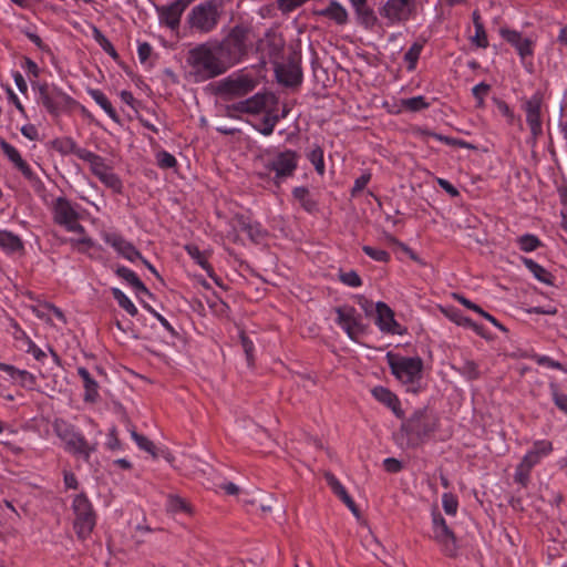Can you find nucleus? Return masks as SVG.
I'll return each instance as SVG.
<instances>
[{
    "label": "nucleus",
    "instance_id": "obj_1",
    "mask_svg": "<svg viewBox=\"0 0 567 567\" xmlns=\"http://www.w3.org/2000/svg\"><path fill=\"white\" fill-rule=\"evenodd\" d=\"M186 62L195 82H204L225 73L228 68L215 44H199L188 51Z\"/></svg>",
    "mask_w": 567,
    "mask_h": 567
},
{
    "label": "nucleus",
    "instance_id": "obj_2",
    "mask_svg": "<svg viewBox=\"0 0 567 567\" xmlns=\"http://www.w3.org/2000/svg\"><path fill=\"white\" fill-rule=\"evenodd\" d=\"M251 33L244 27H235L227 37L215 44L223 61L229 69L241 61L251 45Z\"/></svg>",
    "mask_w": 567,
    "mask_h": 567
},
{
    "label": "nucleus",
    "instance_id": "obj_3",
    "mask_svg": "<svg viewBox=\"0 0 567 567\" xmlns=\"http://www.w3.org/2000/svg\"><path fill=\"white\" fill-rule=\"evenodd\" d=\"M68 143L70 144V153L86 162L90 165L91 173L96 176L102 184L115 193H121L123 187L122 182L118 176L113 173L112 167L107 165L105 158L86 148L78 146L75 142Z\"/></svg>",
    "mask_w": 567,
    "mask_h": 567
},
{
    "label": "nucleus",
    "instance_id": "obj_4",
    "mask_svg": "<svg viewBox=\"0 0 567 567\" xmlns=\"http://www.w3.org/2000/svg\"><path fill=\"white\" fill-rule=\"evenodd\" d=\"M386 361L392 374L404 384H414L422 378L423 361L420 357H403L386 353Z\"/></svg>",
    "mask_w": 567,
    "mask_h": 567
},
{
    "label": "nucleus",
    "instance_id": "obj_5",
    "mask_svg": "<svg viewBox=\"0 0 567 567\" xmlns=\"http://www.w3.org/2000/svg\"><path fill=\"white\" fill-rule=\"evenodd\" d=\"M74 514L73 528L79 539L85 540L96 525V513L84 494H79L72 503Z\"/></svg>",
    "mask_w": 567,
    "mask_h": 567
},
{
    "label": "nucleus",
    "instance_id": "obj_6",
    "mask_svg": "<svg viewBox=\"0 0 567 567\" xmlns=\"http://www.w3.org/2000/svg\"><path fill=\"white\" fill-rule=\"evenodd\" d=\"M55 434L65 443V450L89 460L94 445H90L84 436L75 427L62 419H56L53 423Z\"/></svg>",
    "mask_w": 567,
    "mask_h": 567
},
{
    "label": "nucleus",
    "instance_id": "obj_7",
    "mask_svg": "<svg viewBox=\"0 0 567 567\" xmlns=\"http://www.w3.org/2000/svg\"><path fill=\"white\" fill-rule=\"evenodd\" d=\"M52 215L54 223L64 227L68 231L85 234L84 227L79 223L81 218L79 206L72 204L65 197H58L53 202Z\"/></svg>",
    "mask_w": 567,
    "mask_h": 567
},
{
    "label": "nucleus",
    "instance_id": "obj_8",
    "mask_svg": "<svg viewBox=\"0 0 567 567\" xmlns=\"http://www.w3.org/2000/svg\"><path fill=\"white\" fill-rule=\"evenodd\" d=\"M219 19L218 6L215 1L209 0L195 6L187 18L192 29L208 33L217 25Z\"/></svg>",
    "mask_w": 567,
    "mask_h": 567
},
{
    "label": "nucleus",
    "instance_id": "obj_9",
    "mask_svg": "<svg viewBox=\"0 0 567 567\" xmlns=\"http://www.w3.org/2000/svg\"><path fill=\"white\" fill-rule=\"evenodd\" d=\"M415 0H388L380 9V16L394 25L409 21L415 13Z\"/></svg>",
    "mask_w": 567,
    "mask_h": 567
},
{
    "label": "nucleus",
    "instance_id": "obj_10",
    "mask_svg": "<svg viewBox=\"0 0 567 567\" xmlns=\"http://www.w3.org/2000/svg\"><path fill=\"white\" fill-rule=\"evenodd\" d=\"M401 430L405 432L409 445H417L432 431L426 410L419 409L414 411L411 417L402 424Z\"/></svg>",
    "mask_w": 567,
    "mask_h": 567
},
{
    "label": "nucleus",
    "instance_id": "obj_11",
    "mask_svg": "<svg viewBox=\"0 0 567 567\" xmlns=\"http://www.w3.org/2000/svg\"><path fill=\"white\" fill-rule=\"evenodd\" d=\"M334 311L337 315L336 322L351 340H357L364 332L361 316L353 307L344 305L336 308Z\"/></svg>",
    "mask_w": 567,
    "mask_h": 567
},
{
    "label": "nucleus",
    "instance_id": "obj_12",
    "mask_svg": "<svg viewBox=\"0 0 567 567\" xmlns=\"http://www.w3.org/2000/svg\"><path fill=\"white\" fill-rule=\"evenodd\" d=\"M433 538L441 546L445 555L450 557L456 555L457 544L455 535L440 513H433Z\"/></svg>",
    "mask_w": 567,
    "mask_h": 567
},
{
    "label": "nucleus",
    "instance_id": "obj_13",
    "mask_svg": "<svg viewBox=\"0 0 567 567\" xmlns=\"http://www.w3.org/2000/svg\"><path fill=\"white\" fill-rule=\"evenodd\" d=\"M255 86L256 82L250 76H229L220 82L219 92L228 97H238L248 94Z\"/></svg>",
    "mask_w": 567,
    "mask_h": 567
},
{
    "label": "nucleus",
    "instance_id": "obj_14",
    "mask_svg": "<svg viewBox=\"0 0 567 567\" xmlns=\"http://www.w3.org/2000/svg\"><path fill=\"white\" fill-rule=\"evenodd\" d=\"M296 167L297 154L289 150L279 153L266 165L267 169L275 172L276 182H279L281 178L292 175Z\"/></svg>",
    "mask_w": 567,
    "mask_h": 567
},
{
    "label": "nucleus",
    "instance_id": "obj_15",
    "mask_svg": "<svg viewBox=\"0 0 567 567\" xmlns=\"http://www.w3.org/2000/svg\"><path fill=\"white\" fill-rule=\"evenodd\" d=\"M0 147L14 167L21 172L24 178H27L33 186H39L41 184L40 179L32 172L28 163L22 158L20 152L14 146L1 138Z\"/></svg>",
    "mask_w": 567,
    "mask_h": 567
},
{
    "label": "nucleus",
    "instance_id": "obj_16",
    "mask_svg": "<svg viewBox=\"0 0 567 567\" xmlns=\"http://www.w3.org/2000/svg\"><path fill=\"white\" fill-rule=\"evenodd\" d=\"M375 312V324L382 332L402 334L401 326L394 319V312L386 303L382 301L377 302Z\"/></svg>",
    "mask_w": 567,
    "mask_h": 567
},
{
    "label": "nucleus",
    "instance_id": "obj_17",
    "mask_svg": "<svg viewBox=\"0 0 567 567\" xmlns=\"http://www.w3.org/2000/svg\"><path fill=\"white\" fill-rule=\"evenodd\" d=\"M501 34L517 50L523 63H525L527 58L533 56L534 41L532 39L523 38L519 32L507 29H502Z\"/></svg>",
    "mask_w": 567,
    "mask_h": 567
},
{
    "label": "nucleus",
    "instance_id": "obj_18",
    "mask_svg": "<svg viewBox=\"0 0 567 567\" xmlns=\"http://www.w3.org/2000/svg\"><path fill=\"white\" fill-rule=\"evenodd\" d=\"M103 239L106 244L112 246L117 254L130 261H135L136 259L142 258L140 251L133 246V244L124 239L118 234L105 233L103 234Z\"/></svg>",
    "mask_w": 567,
    "mask_h": 567
},
{
    "label": "nucleus",
    "instance_id": "obj_19",
    "mask_svg": "<svg viewBox=\"0 0 567 567\" xmlns=\"http://www.w3.org/2000/svg\"><path fill=\"white\" fill-rule=\"evenodd\" d=\"M277 102V97L272 93H256L254 96L245 100L247 114H267L269 110L276 109Z\"/></svg>",
    "mask_w": 567,
    "mask_h": 567
},
{
    "label": "nucleus",
    "instance_id": "obj_20",
    "mask_svg": "<svg viewBox=\"0 0 567 567\" xmlns=\"http://www.w3.org/2000/svg\"><path fill=\"white\" fill-rule=\"evenodd\" d=\"M188 3V0H176L169 6L158 9L161 22L173 30L176 29Z\"/></svg>",
    "mask_w": 567,
    "mask_h": 567
},
{
    "label": "nucleus",
    "instance_id": "obj_21",
    "mask_svg": "<svg viewBox=\"0 0 567 567\" xmlns=\"http://www.w3.org/2000/svg\"><path fill=\"white\" fill-rule=\"evenodd\" d=\"M275 71L277 80L286 86H295L301 83L302 72L295 62L277 64Z\"/></svg>",
    "mask_w": 567,
    "mask_h": 567
},
{
    "label": "nucleus",
    "instance_id": "obj_22",
    "mask_svg": "<svg viewBox=\"0 0 567 567\" xmlns=\"http://www.w3.org/2000/svg\"><path fill=\"white\" fill-rule=\"evenodd\" d=\"M540 107L542 101L537 95L532 96L524 104L526 121L534 136H537L542 133Z\"/></svg>",
    "mask_w": 567,
    "mask_h": 567
},
{
    "label": "nucleus",
    "instance_id": "obj_23",
    "mask_svg": "<svg viewBox=\"0 0 567 567\" xmlns=\"http://www.w3.org/2000/svg\"><path fill=\"white\" fill-rule=\"evenodd\" d=\"M64 100V95L60 92L50 90L48 85H41L39 87V102L50 112L51 114H58Z\"/></svg>",
    "mask_w": 567,
    "mask_h": 567
},
{
    "label": "nucleus",
    "instance_id": "obj_24",
    "mask_svg": "<svg viewBox=\"0 0 567 567\" xmlns=\"http://www.w3.org/2000/svg\"><path fill=\"white\" fill-rule=\"evenodd\" d=\"M315 14L328 18L340 25L348 22V12L346 8L336 0H331L324 8L315 10Z\"/></svg>",
    "mask_w": 567,
    "mask_h": 567
},
{
    "label": "nucleus",
    "instance_id": "obj_25",
    "mask_svg": "<svg viewBox=\"0 0 567 567\" xmlns=\"http://www.w3.org/2000/svg\"><path fill=\"white\" fill-rule=\"evenodd\" d=\"M371 392L375 400L391 409L398 417H403V411L401 409L400 401L398 396L389 389L383 386H375Z\"/></svg>",
    "mask_w": 567,
    "mask_h": 567
},
{
    "label": "nucleus",
    "instance_id": "obj_26",
    "mask_svg": "<svg viewBox=\"0 0 567 567\" xmlns=\"http://www.w3.org/2000/svg\"><path fill=\"white\" fill-rule=\"evenodd\" d=\"M553 451L551 442L542 440L534 443L533 449L523 457V462L534 467L539 461Z\"/></svg>",
    "mask_w": 567,
    "mask_h": 567
},
{
    "label": "nucleus",
    "instance_id": "obj_27",
    "mask_svg": "<svg viewBox=\"0 0 567 567\" xmlns=\"http://www.w3.org/2000/svg\"><path fill=\"white\" fill-rule=\"evenodd\" d=\"M115 274L125 280L134 290L137 297H141V295H147L152 296L150 290L146 288V286L140 280V278L136 276L134 271L131 269L122 266L117 267L115 270Z\"/></svg>",
    "mask_w": 567,
    "mask_h": 567
},
{
    "label": "nucleus",
    "instance_id": "obj_28",
    "mask_svg": "<svg viewBox=\"0 0 567 567\" xmlns=\"http://www.w3.org/2000/svg\"><path fill=\"white\" fill-rule=\"evenodd\" d=\"M78 374L82 379L83 386H84V401L85 402H95L99 398V384L97 382L92 378L90 372L83 368H78Z\"/></svg>",
    "mask_w": 567,
    "mask_h": 567
},
{
    "label": "nucleus",
    "instance_id": "obj_29",
    "mask_svg": "<svg viewBox=\"0 0 567 567\" xmlns=\"http://www.w3.org/2000/svg\"><path fill=\"white\" fill-rule=\"evenodd\" d=\"M523 264L534 275V277L543 284L554 285L553 275L543 266L529 258H523Z\"/></svg>",
    "mask_w": 567,
    "mask_h": 567
},
{
    "label": "nucleus",
    "instance_id": "obj_30",
    "mask_svg": "<svg viewBox=\"0 0 567 567\" xmlns=\"http://www.w3.org/2000/svg\"><path fill=\"white\" fill-rule=\"evenodd\" d=\"M239 230L245 231L252 241H259L264 237V230L258 223H250L244 217L237 219Z\"/></svg>",
    "mask_w": 567,
    "mask_h": 567
},
{
    "label": "nucleus",
    "instance_id": "obj_31",
    "mask_svg": "<svg viewBox=\"0 0 567 567\" xmlns=\"http://www.w3.org/2000/svg\"><path fill=\"white\" fill-rule=\"evenodd\" d=\"M0 248L7 252H14L22 248V241L17 235L0 230Z\"/></svg>",
    "mask_w": 567,
    "mask_h": 567
},
{
    "label": "nucleus",
    "instance_id": "obj_32",
    "mask_svg": "<svg viewBox=\"0 0 567 567\" xmlns=\"http://www.w3.org/2000/svg\"><path fill=\"white\" fill-rule=\"evenodd\" d=\"M279 120H280V117L278 114H276V109L269 110L268 113L265 114L261 124L259 126H255V127L262 135L269 136L272 134L274 128Z\"/></svg>",
    "mask_w": 567,
    "mask_h": 567
},
{
    "label": "nucleus",
    "instance_id": "obj_33",
    "mask_svg": "<svg viewBox=\"0 0 567 567\" xmlns=\"http://www.w3.org/2000/svg\"><path fill=\"white\" fill-rule=\"evenodd\" d=\"M111 292L113 298L117 301L118 306L123 308L128 315H137V308L121 289L112 288Z\"/></svg>",
    "mask_w": 567,
    "mask_h": 567
},
{
    "label": "nucleus",
    "instance_id": "obj_34",
    "mask_svg": "<svg viewBox=\"0 0 567 567\" xmlns=\"http://www.w3.org/2000/svg\"><path fill=\"white\" fill-rule=\"evenodd\" d=\"M89 93L96 104H99L111 118H116V111L103 92L100 90H91Z\"/></svg>",
    "mask_w": 567,
    "mask_h": 567
},
{
    "label": "nucleus",
    "instance_id": "obj_35",
    "mask_svg": "<svg viewBox=\"0 0 567 567\" xmlns=\"http://www.w3.org/2000/svg\"><path fill=\"white\" fill-rule=\"evenodd\" d=\"M353 9L361 24H363L367 28H371L374 25L377 18L374 16L373 10L370 9L367 3L361 4L360 7H355Z\"/></svg>",
    "mask_w": 567,
    "mask_h": 567
},
{
    "label": "nucleus",
    "instance_id": "obj_36",
    "mask_svg": "<svg viewBox=\"0 0 567 567\" xmlns=\"http://www.w3.org/2000/svg\"><path fill=\"white\" fill-rule=\"evenodd\" d=\"M517 244L520 250L530 252L540 247L542 243L535 235L525 234L517 238Z\"/></svg>",
    "mask_w": 567,
    "mask_h": 567
},
{
    "label": "nucleus",
    "instance_id": "obj_37",
    "mask_svg": "<svg viewBox=\"0 0 567 567\" xmlns=\"http://www.w3.org/2000/svg\"><path fill=\"white\" fill-rule=\"evenodd\" d=\"M131 436L141 450L150 453L154 458L157 457L156 447L151 440L142 434H138L135 430L131 431Z\"/></svg>",
    "mask_w": 567,
    "mask_h": 567
},
{
    "label": "nucleus",
    "instance_id": "obj_38",
    "mask_svg": "<svg viewBox=\"0 0 567 567\" xmlns=\"http://www.w3.org/2000/svg\"><path fill=\"white\" fill-rule=\"evenodd\" d=\"M275 498L270 494H259L257 497H254L251 499H244L245 504H252L258 505V507L264 513H269L272 511V503Z\"/></svg>",
    "mask_w": 567,
    "mask_h": 567
},
{
    "label": "nucleus",
    "instance_id": "obj_39",
    "mask_svg": "<svg viewBox=\"0 0 567 567\" xmlns=\"http://www.w3.org/2000/svg\"><path fill=\"white\" fill-rule=\"evenodd\" d=\"M424 41L423 42H415L411 45V48L406 51L404 54V60L409 63L408 69L410 71L415 69L416 62L420 58L421 51L423 49Z\"/></svg>",
    "mask_w": 567,
    "mask_h": 567
},
{
    "label": "nucleus",
    "instance_id": "obj_40",
    "mask_svg": "<svg viewBox=\"0 0 567 567\" xmlns=\"http://www.w3.org/2000/svg\"><path fill=\"white\" fill-rule=\"evenodd\" d=\"M550 393L555 405L567 414V394L559 392L558 385L554 382L549 384Z\"/></svg>",
    "mask_w": 567,
    "mask_h": 567
},
{
    "label": "nucleus",
    "instance_id": "obj_41",
    "mask_svg": "<svg viewBox=\"0 0 567 567\" xmlns=\"http://www.w3.org/2000/svg\"><path fill=\"white\" fill-rule=\"evenodd\" d=\"M186 251L188 255L203 268L206 270L210 269V266L207 261V258L203 251L199 250V248L195 245H187L185 246Z\"/></svg>",
    "mask_w": 567,
    "mask_h": 567
},
{
    "label": "nucleus",
    "instance_id": "obj_42",
    "mask_svg": "<svg viewBox=\"0 0 567 567\" xmlns=\"http://www.w3.org/2000/svg\"><path fill=\"white\" fill-rule=\"evenodd\" d=\"M532 468V466L522 461L516 467V472L514 475L515 482L524 487L527 486Z\"/></svg>",
    "mask_w": 567,
    "mask_h": 567
},
{
    "label": "nucleus",
    "instance_id": "obj_43",
    "mask_svg": "<svg viewBox=\"0 0 567 567\" xmlns=\"http://www.w3.org/2000/svg\"><path fill=\"white\" fill-rule=\"evenodd\" d=\"M167 508L172 513H190V507L187 502L178 496H169Z\"/></svg>",
    "mask_w": 567,
    "mask_h": 567
},
{
    "label": "nucleus",
    "instance_id": "obj_44",
    "mask_svg": "<svg viewBox=\"0 0 567 567\" xmlns=\"http://www.w3.org/2000/svg\"><path fill=\"white\" fill-rule=\"evenodd\" d=\"M308 157L316 171L322 175L324 173L323 151L319 146H316L310 151Z\"/></svg>",
    "mask_w": 567,
    "mask_h": 567
},
{
    "label": "nucleus",
    "instance_id": "obj_45",
    "mask_svg": "<svg viewBox=\"0 0 567 567\" xmlns=\"http://www.w3.org/2000/svg\"><path fill=\"white\" fill-rule=\"evenodd\" d=\"M442 505L447 515H455L457 512L458 502L453 494L445 493L442 496Z\"/></svg>",
    "mask_w": 567,
    "mask_h": 567
},
{
    "label": "nucleus",
    "instance_id": "obj_46",
    "mask_svg": "<svg viewBox=\"0 0 567 567\" xmlns=\"http://www.w3.org/2000/svg\"><path fill=\"white\" fill-rule=\"evenodd\" d=\"M93 34L99 44L103 48L105 52H107L112 56H117L116 51L113 44L106 39V37L97 29H93Z\"/></svg>",
    "mask_w": 567,
    "mask_h": 567
},
{
    "label": "nucleus",
    "instance_id": "obj_47",
    "mask_svg": "<svg viewBox=\"0 0 567 567\" xmlns=\"http://www.w3.org/2000/svg\"><path fill=\"white\" fill-rule=\"evenodd\" d=\"M362 250L365 255L377 261L386 262L390 259L389 252L383 249L373 248L371 246H363Z\"/></svg>",
    "mask_w": 567,
    "mask_h": 567
},
{
    "label": "nucleus",
    "instance_id": "obj_48",
    "mask_svg": "<svg viewBox=\"0 0 567 567\" xmlns=\"http://www.w3.org/2000/svg\"><path fill=\"white\" fill-rule=\"evenodd\" d=\"M533 359L536 361L539 365H545L547 368L551 369H558L567 373V367H564L560 362L553 360L551 358L547 355H538L535 354Z\"/></svg>",
    "mask_w": 567,
    "mask_h": 567
},
{
    "label": "nucleus",
    "instance_id": "obj_49",
    "mask_svg": "<svg viewBox=\"0 0 567 567\" xmlns=\"http://www.w3.org/2000/svg\"><path fill=\"white\" fill-rule=\"evenodd\" d=\"M403 105L410 111H421L429 107V103L423 96H414L403 101Z\"/></svg>",
    "mask_w": 567,
    "mask_h": 567
},
{
    "label": "nucleus",
    "instance_id": "obj_50",
    "mask_svg": "<svg viewBox=\"0 0 567 567\" xmlns=\"http://www.w3.org/2000/svg\"><path fill=\"white\" fill-rule=\"evenodd\" d=\"M157 164L162 168H173L176 166V158L166 151L158 152L156 155Z\"/></svg>",
    "mask_w": 567,
    "mask_h": 567
},
{
    "label": "nucleus",
    "instance_id": "obj_51",
    "mask_svg": "<svg viewBox=\"0 0 567 567\" xmlns=\"http://www.w3.org/2000/svg\"><path fill=\"white\" fill-rule=\"evenodd\" d=\"M14 381L23 388L32 389L35 385V377L27 370H20Z\"/></svg>",
    "mask_w": 567,
    "mask_h": 567
},
{
    "label": "nucleus",
    "instance_id": "obj_52",
    "mask_svg": "<svg viewBox=\"0 0 567 567\" xmlns=\"http://www.w3.org/2000/svg\"><path fill=\"white\" fill-rule=\"evenodd\" d=\"M334 494L342 499V502L348 506V508L352 512L353 515L359 517V509L353 499L351 498V496L347 493L344 487L337 491Z\"/></svg>",
    "mask_w": 567,
    "mask_h": 567
},
{
    "label": "nucleus",
    "instance_id": "obj_53",
    "mask_svg": "<svg viewBox=\"0 0 567 567\" xmlns=\"http://www.w3.org/2000/svg\"><path fill=\"white\" fill-rule=\"evenodd\" d=\"M340 280L349 287H359L362 281L355 271H348L340 274Z\"/></svg>",
    "mask_w": 567,
    "mask_h": 567
},
{
    "label": "nucleus",
    "instance_id": "obj_54",
    "mask_svg": "<svg viewBox=\"0 0 567 567\" xmlns=\"http://www.w3.org/2000/svg\"><path fill=\"white\" fill-rule=\"evenodd\" d=\"M370 179H371V173L364 172L360 177H358L354 181V185L352 187L351 195L355 196L358 193H360L368 185Z\"/></svg>",
    "mask_w": 567,
    "mask_h": 567
},
{
    "label": "nucleus",
    "instance_id": "obj_55",
    "mask_svg": "<svg viewBox=\"0 0 567 567\" xmlns=\"http://www.w3.org/2000/svg\"><path fill=\"white\" fill-rule=\"evenodd\" d=\"M27 352L31 353L37 361H42L47 354L29 337H25Z\"/></svg>",
    "mask_w": 567,
    "mask_h": 567
},
{
    "label": "nucleus",
    "instance_id": "obj_56",
    "mask_svg": "<svg viewBox=\"0 0 567 567\" xmlns=\"http://www.w3.org/2000/svg\"><path fill=\"white\" fill-rule=\"evenodd\" d=\"M489 91V85L485 83H480L475 85L472 90L474 97L477 100V105L482 106L484 102V97L487 95Z\"/></svg>",
    "mask_w": 567,
    "mask_h": 567
},
{
    "label": "nucleus",
    "instance_id": "obj_57",
    "mask_svg": "<svg viewBox=\"0 0 567 567\" xmlns=\"http://www.w3.org/2000/svg\"><path fill=\"white\" fill-rule=\"evenodd\" d=\"M473 42L480 48H486L488 45L484 25H477V28H475V35L473 37Z\"/></svg>",
    "mask_w": 567,
    "mask_h": 567
},
{
    "label": "nucleus",
    "instance_id": "obj_58",
    "mask_svg": "<svg viewBox=\"0 0 567 567\" xmlns=\"http://www.w3.org/2000/svg\"><path fill=\"white\" fill-rule=\"evenodd\" d=\"M462 372L467 375L470 379L478 378V369L474 361L466 360L463 363Z\"/></svg>",
    "mask_w": 567,
    "mask_h": 567
},
{
    "label": "nucleus",
    "instance_id": "obj_59",
    "mask_svg": "<svg viewBox=\"0 0 567 567\" xmlns=\"http://www.w3.org/2000/svg\"><path fill=\"white\" fill-rule=\"evenodd\" d=\"M269 41H271L269 56L276 59L284 48V41L282 39L276 37L270 38Z\"/></svg>",
    "mask_w": 567,
    "mask_h": 567
},
{
    "label": "nucleus",
    "instance_id": "obj_60",
    "mask_svg": "<svg viewBox=\"0 0 567 567\" xmlns=\"http://www.w3.org/2000/svg\"><path fill=\"white\" fill-rule=\"evenodd\" d=\"M137 54L142 63L146 62L152 54V47L146 42L140 43Z\"/></svg>",
    "mask_w": 567,
    "mask_h": 567
},
{
    "label": "nucleus",
    "instance_id": "obj_61",
    "mask_svg": "<svg viewBox=\"0 0 567 567\" xmlns=\"http://www.w3.org/2000/svg\"><path fill=\"white\" fill-rule=\"evenodd\" d=\"M21 133L24 137L30 141H37L39 138L38 130L34 125L28 124L21 127Z\"/></svg>",
    "mask_w": 567,
    "mask_h": 567
},
{
    "label": "nucleus",
    "instance_id": "obj_62",
    "mask_svg": "<svg viewBox=\"0 0 567 567\" xmlns=\"http://www.w3.org/2000/svg\"><path fill=\"white\" fill-rule=\"evenodd\" d=\"M383 464L384 468L390 473H396L402 468L401 462L393 457L385 458Z\"/></svg>",
    "mask_w": 567,
    "mask_h": 567
},
{
    "label": "nucleus",
    "instance_id": "obj_63",
    "mask_svg": "<svg viewBox=\"0 0 567 567\" xmlns=\"http://www.w3.org/2000/svg\"><path fill=\"white\" fill-rule=\"evenodd\" d=\"M69 243L73 248H78L80 251H83L80 246H86L87 248H91L94 245L93 240L87 236H83L80 239H70Z\"/></svg>",
    "mask_w": 567,
    "mask_h": 567
},
{
    "label": "nucleus",
    "instance_id": "obj_64",
    "mask_svg": "<svg viewBox=\"0 0 567 567\" xmlns=\"http://www.w3.org/2000/svg\"><path fill=\"white\" fill-rule=\"evenodd\" d=\"M324 478H326L328 485L333 491V493H336L337 491H339L343 487V485L339 482V480L333 474H331L329 472H327L324 474Z\"/></svg>",
    "mask_w": 567,
    "mask_h": 567
}]
</instances>
